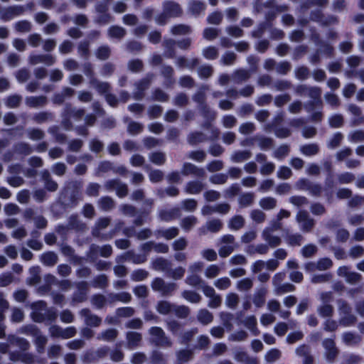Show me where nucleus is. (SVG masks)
I'll use <instances>...</instances> for the list:
<instances>
[{
    "label": "nucleus",
    "mask_w": 364,
    "mask_h": 364,
    "mask_svg": "<svg viewBox=\"0 0 364 364\" xmlns=\"http://www.w3.org/2000/svg\"><path fill=\"white\" fill-rule=\"evenodd\" d=\"M32 312L31 317L36 323L54 322L57 317V311L53 308H48L44 301H38L31 304Z\"/></svg>",
    "instance_id": "obj_1"
},
{
    "label": "nucleus",
    "mask_w": 364,
    "mask_h": 364,
    "mask_svg": "<svg viewBox=\"0 0 364 364\" xmlns=\"http://www.w3.org/2000/svg\"><path fill=\"white\" fill-rule=\"evenodd\" d=\"M336 303L340 316L339 325L343 327L354 326L357 322V317L352 313V307L350 304L343 299H338Z\"/></svg>",
    "instance_id": "obj_2"
},
{
    "label": "nucleus",
    "mask_w": 364,
    "mask_h": 364,
    "mask_svg": "<svg viewBox=\"0 0 364 364\" xmlns=\"http://www.w3.org/2000/svg\"><path fill=\"white\" fill-rule=\"evenodd\" d=\"M150 343L156 346L162 348H171L173 342L171 338L166 336L165 331L158 326H153L149 328Z\"/></svg>",
    "instance_id": "obj_3"
},
{
    "label": "nucleus",
    "mask_w": 364,
    "mask_h": 364,
    "mask_svg": "<svg viewBox=\"0 0 364 364\" xmlns=\"http://www.w3.org/2000/svg\"><path fill=\"white\" fill-rule=\"evenodd\" d=\"M151 287L154 291L159 292L163 296H170L178 289V285L174 282H166L161 277H156L151 282Z\"/></svg>",
    "instance_id": "obj_4"
},
{
    "label": "nucleus",
    "mask_w": 364,
    "mask_h": 364,
    "mask_svg": "<svg viewBox=\"0 0 364 364\" xmlns=\"http://www.w3.org/2000/svg\"><path fill=\"white\" fill-rule=\"evenodd\" d=\"M218 254L223 258L228 257L237 247L235 237L230 234L224 235L219 240Z\"/></svg>",
    "instance_id": "obj_5"
},
{
    "label": "nucleus",
    "mask_w": 364,
    "mask_h": 364,
    "mask_svg": "<svg viewBox=\"0 0 364 364\" xmlns=\"http://www.w3.org/2000/svg\"><path fill=\"white\" fill-rule=\"evenodd\" d=\"M153 77L154 74L149 73L134 83L136 90L132 93V97L135 100H141L144 97L145 91L150 87Z\"/></svg>",
    "instance_id": "obj_6"
},
{
    "label": "nucleus",
    "mask_w": 364,
    "mask_h": 364,
    "mask_svg": "<svg viewBox=\"0 0 364 364\" xmlns=\"http://www.w3.org/2000/svg\"><path fill=\"white\" fill-rule=\"evenodd\" d=\"M296 220L299 225L300 230L304 232H310L314 229L316 222L306 210H299L296 216Z\"/></svg>",
    "instance_id": "obj_7"
},
{
    "label": "nucleus",
    "mask_w": 364,
    "mask_h": 364,
    "mask_svg": "<svg viewBox=\"0 0 364 364\" xmlns=\"http://www.w3.org/2000/svg\"><path fill=\"white\" fill-rule=\"evenodd\" d=\"M322 346L325 350L324 355L328 363H333L339 355L340 350L336 346L333 338H325L322 341Z\"/></svg>",
    "instance_id": "obj_8"
},
{
    "label": "nucleus",
    "mask_w": 364,
    "mask_h": 364,
    "mask_svg": "<svg viewBox=\"0 0 364 364\" xmlns=\"http://www.w3.org/2000/svg\"><path fill=\"white\" fill-rule=\"evenodd\" d=\"M104 187L109 191H115L117 196L119 198H124L128 194L127 185L119 179L108 180L105 183Z\"/></svg>",
    "instance_id": "obj_9"
},
{
    "label": "nucleus",
    "mask_w": 364,
    "mask_h": 364,
    "mask_svg": "<svg viewBox=\"0 0 364 364\" xmlns=\"http://www.w3.org/2000/svg\"><path fill=\"white\" fill-rule=\"evenodd\" d=\"M181 174L184 176H193L198 178L206 177L205 170L190 162H184L181 168Z\"/></svg>",
    "instance_id": "obj_10"
},
{
    "label": "nucleus",
    "mask_w": 364,
    "mask_h": 364,
    "mask_svg": "<svg viewBox=\"0 0 364 364\" xmlns=\"http://www.w3.org/2000/svg\"><path fill=\"white\" fill-rule=\"evenodd\" d=\"M26 8L22 5H14L4 8L1 11L0 18L3 21H9L15 17L23 15Z\"/></svg>",
    "instance_id": "obj_11"
},
{
    "label": "nucleus",
    "mask_w": 364,
    "mask_h": 364,
    "mask_svg": "<svg viewBox=\"0 0 364 364\" xmlns=\"http://www.w3.org/2000/svg\"><path fill=\"white\" fill-rule=\"evenodd\" d=\"M294 91L299 96H308L310 98H318L322 93L319 87L307 85H299L295 87Z\"/></svg>",
    "instance_id": "obj_12"
},
{
    "label": "nucleus",
    "mask_w": 364,
    "mask_h": 364,
    "mask_svg": "<svg viewBox=\"0 0 364 364\" xmlns=\"http://www.w3.org/2000/svg\"><path fill=\"white\" fill-rule=\"evenodd\" d=\"M28 63L31 65L45 64L51 66L55 63L56 59L51 54H31L28 58Z\"/></svg>",
    "instance_id": "obj_13"
},
{
    "label": "nucleus",
    "mask_w": 364,
    "mask_h": 364,
    "mask_svg": "<svg viewBox=\"0 0 364 364\" xmlns=\"http://www.w3.org/2000/svg\"><path fill=\"white\" fill-rule=\"evenodd\" d=\"M80 316L84 318L85 324L90 327H99L102 323V318L93 314L87 308L82 309L79 312Z\"/></svg>",
    "instance_id": "obj_14"
},
{
    "label": "nucleus",
    "mask_w": 364,
    "mask_h": 364,
    "mask_svg": "<svg viewBox=\"0 0 364 364\" xmlns=\"http://www.w3.org/2000/svg\"><path fill=\"white\" fill-rule=\"evenodd\" d=\"M111 223V218L109 217H102L100 218L95 223L92 230V235L94 237L99 238L100 240H104V237L106 236V234H102V230L107 228Z\"/></svg>",
    "instance_id": "obj_15"
},
{
    "label": "nucleus",
    "mask_w": 364,
    "mask_h": 364,
    "mask_svg": "<svg viewBox=\"0 0 364 364\" xmlns=\"http://www.w3.org/2000/svg\"><path fill=\"white\" fill-rule=\"evenodd\" d=\"M160 73L164 78V85L167 88L172 87L176 82L173 68L169 65H164L161 68Z\"/></svg>",
    "instance_id": "obj_16"
},
{
    "label": "nucleus",
    "mask_w": 364,
    "mask_h": 364,
    "mask_svg": "<svg viewBox=\"0 0 364 364\" xmlns=\"http://www.w3.org/2000/svg\"><path fill=\"white\" fill-rule=\"evenodd\" d=\"M76 287L77 289L73 294V303H81L86 301L88 291L87 283L86 282H80L76 284Z\"/></svg>",
    "instance_id": "obj_17"
},
{
    "label": "nucleus",
    "mask_w": 364,
    "mask_h": 364,
    "mask_svg": "<svg viewBox=\"0 0 364 364\" xmlns=\"http://www.w3.org/2000/svg\"><path fill=\"white\" fill-rule=\"evenodd\" d=\"M348 112L353 115V118L350 121L352 127L360 126L364 124V116L360 107L354 104H350L348 107Z\"/></svg>",
    "instance_id": "obj_18"
},
{
    "label": "nucleus",
    "mask_w": 364,
    "mask_h": 364,
    "mask_svg": "<svg viewBox=\"0 0 364 364\" xmlns=\"http://www.w3.org/2000/svg\"><path fill=\"white\" fill-rule=\"evenodd\" d=\"M68 225L70 230H75V232H85L87 229V225L80 219L77 214H72L68 218Z\"/></svg>",
    "instance_id": "obj_19"
},
{
    "label": "nucleus",
    "mask_w": 364,
    "mask_h": 364,
    "mask_svg": "<svg viewBox=\"0 0 364 364\" xmlns=\"http://www.w3.org/2000/svg\"><path fill=\"white\" fill-rule=\"evenodd\" d=\"M55 119V114L50 111H41L32 116L33 122L37 124L53 122Z\"/></svg>",
    "instance_id": "obj_20"
},
{
    "label": "nucleus",
    "mask_w": 364,
    "mask_h": 364,
    "mask_svg": "<svg viewBox=\"0 0 364 364\" xmlns=\"http://www.w3.org/2000/svg\"><path fill=\"white\" fill-rule=\"evenodd\" d=\"M205 188L206 185L202 181L193 180L186 184L184 191L188 194L197 195L200 193Z\"/></svg>",
    "instance_id": "obj_21"
},
{
    "label": "nucleus",
    "mask_w": 364,
    "mask_h": 364,
    "mask_svg": "<svg viewBox=\"0 0 364 364\" xmlns=\"http://www.w3.org/2000/svg\"><path fill=\"white\" fill-rule=\"evenodd\" d=\"M223 227V223L222 220L220 219H213L210 220H208L205 226L201 227L198 231L200 235H205L207 231L211 232H219Z\"/></svg>",
    "instance_id": "obj_22"
},
{
    "label": "nucleus",
    "mask_w": 364,
    "mask_h": 364,
    "mask_svg": "<svg viewBox=\"0 0 364 364\" xmlns=\"http://www.w3.org/2000/svg\"><path fill=\"white\" fill-rule=\"evenodd\" d=\"M25 103L30 108H41L48 104V98L44 95L28 96L26 97Z\"/></svg>",
    "instance_id": "obj_23"
},
{
    "label": "nucleus",
    "mask_w": 364,
    "mask_h": 364,
    "mask_svg": "<svg viewBox=\"0 0 364 364\" xmlns=\"http://www.w3.org/2000/svg\"><path fill=\"white\" fill-rule=\"evenodd\" d=\"M341 340L346 346L353 347L361 343L362 337L354 332L347 331L341 335Z\"/></svg>",
    "instance_id": "obj_24"
},
{
    "label": "nucleus",
    "mask_w": 364,
    "mask_h": 364,
    "mask_svg": "<svg viewBox=\"0 0 364 364\" xmlns=\"http://www.w3.org/2000/svg\"><path fill=\"white\" fill-rule=\"evenodd\" d=\"M262 237L267 242V245L271 248L277 247L282 243V239L279 236L273 235L271 229H264L262 233Z\"/></svg>",
    "instance_id": "obj_25"
},
{
    "label": "nucleus",
    "mask_w": 364,
    "mask_h": 364,
    "mask_svg": "<svg viewBox=\"0 0 364 364\" xmlns=\"http://www.w3.org/2000/svg\"><path fill=\"white\" fill-rule=\"evenodd\" d=\"M127 341V347L130 350L136 348L141 345L142 336L140 333L135 331H129L126 334Z\"/></svg>",
    "instance_id": "obj_26"
},
{
    "label": "nucleus",
    "mask_w": 364,
    "mask_h": 364,
    "mask_svg": "<svg viewBox=\"0 0 364 364\" xmlns=\"http://www.w3.org/2000/svg\"><path fill=\"white\" fill-rule=\"evenodd\" d=\"M251 77V72L248 70L240 68L235 70L231 76L235 84L240 85L247 81Z\"/></svg>",
    "instance_id": "obj_27"
},
{
    "label": "nucleus",
    "mask_w": 364,
    "mask_h": 364,
    "mask_svg": "<svg viewBox=\"0 0 364 364\" xmlns=\"http://www.w3.org/2000/svg\"><path fill=\"white\" fill-rule=\"evenodd\" d=\"M163 9L171 17H178L183 12L181 6L178 3L171 1L164 2Z\"/></svg>",
    "instance_id": "obj_28"
},
{
    "label": "nucleus",
    "mask_w": 364,
    "mask_h": 364,
    "mask_svg": "<svg viewBox=\"0 0 364 364\" xmlns=\"http://www.w3.org/2000/svg\"><path fill=\"white\" fill-rule=\"evenodd\" d=\"M179 235V229L176 227L159 229L155 232L157 238L162 237L167 240H172Z\"/></svg>",
    "instance_id": "obj_29"
},
{
    "label": "nucleus",
    "mask_w": 364,
    "mask_h": 364,
    "mask_svg": "<svg viewBox=\"0 0 364 364\" xmlns=\"http://www.w3.org/2000/svg\"><path fill=\"white\" fill-rule=\"evenodd\" d=\"M63 110L65 116L68 115L70 118L73 117L77 121L81 120L85 114L84 109L73 107L70 104H66Z\"/></svg>",
    "instance_id": "obj_30"
},
{
    "label": "nucleus",
    "mask_w": 364,
    "mask_h": 364,
    "mask_svg": "<svg viewBox=\"0 0 364 364\" xmlns=\"http://www.w3.org/2000/svg\"><path fill=\"white\" fill-rule=\"evenodd\" d=\"M132 300V296L128 292L109 293L107 294V302L109 304H114L117 301L129 303Z\"/></svg>",
    "instance_id": "obj_31"
},
{
    "label": "nucleus",
    "mask_w": 364,
    "mask_h": 364,
    "mask_svg": "<svg viewBox=\"0 0 364 364\" xmlns=\"http://www.w3.org/2000/svg\"><path fill=\"white\" fill-rule=\"evenodd\" d=\"M176 41L172 38H165L163 41L162 46L164 48V56L168 58H176Z\"/></svg>",
    "instance_id": "obj_32"
},
{
    "label": "nucleus",
    "mask_w": 364,
    "mask_h": 364,
    "mask_svg": "<svg viewBox=\"0 0 364 364\" xmlns=\"http://www.w3.org/2000/svg\"><path fill=\"white\" fill-rule=\"evenodd\" d=\"M159 218L165 222L173 220L181 216V210L178 208L170 210H161L159 214Z\"/></svg>",
    "instance_id": "obj_33"
},
{
    "label": "nucleus",
    "mask_w": 364,
    "mask_h": 364,
    "mask_svg": "<svg viewBox=\"0 0 364 364\" xmlns=\"http://www.w3.org/2000/svg\"><path fill=\"white\" fill-rule=\"evenodd\" d=\"M255 194L253 192L242 193L238 197L240 208H245L252 205L255 203Z\"/></svg>",
    "instance_id": "obj_34"
},
{
    "label": "nucleus",
    "mask_w": 364,
    "mask_h": 364,
    "mask_svg": "<svg viewBox=\"0 0 364 364\" xmlns=\"http://www.w3.org/2000/svg\"><path fill=\"white\" fill-rule=\"evenodd\" d=\"M252 155V154L250 150H237L231 154L230 160L233 163H242L249 160Z\"/></svg>",
    "instance_id": "obj_35"
},
{
    "label": "nucleus",
    "mask_w": 364,
    "mask_h": 364,
    "mask_svg": "<svg viewBox=\"0 0 364 364\" xmlns=\"http://www.w3.org/2000/svg\"><path fill=\"white\" fill-rule=\"evenodd\" d=\"M90 85L100 95H106L111 90V85L109 82H102L98 79H92Z\"/></svg>",
    "instance_id": "obj_36"
},
{
    "label": "nucleus",
    "mask_w": 364,
    "mask_h": 364,
    "mask_svg": "<svg viewBox=\"0 0 364 364\" xmlns=\"http://www.w3.org/2000/svg\"><path fill=\"white\" fill-rule=\"evenodd\" d=\"M151 266L154 269L164 272L166 274L171 267V263L165 258L158 257L151 262Z\"/></svg>",
    "instance_id": "obj_37"
},
{
    "label": "nucleus",
    "mask_w": 364,
    "mask_h": 364,
    "mask_svg": "<svg viewBox=\"0 0 364 364\" xmlns=\"http://www.w3.org/2000/svg\"><path fill=\"white\" fill-rule=\"evenodd\" d=\"M301 154L306 156H313L317 155L320 151V146L316 143H310L301 145L299 147Z\"/></svg>",
    "instance_id": "obj_38"
},
{
    "label": "nucleus",
    "mask_w": 364,
    "mask_h": 364,
    "mask_svg": "<svg viewBox=\"0 0 364 364\" xmlns=\"http://www.w3.org/2000/svg\"><path fill=\"white\" fill-rule=\"evenodd\" d=\"M119 331L115 328H108L102 331L97 336L98 341L113 342L118 336Z\"/></svg>",
    "instance_id": "obj_39"
},
{
    "label": "nucleus",
    "mask_w": 364,
    "mask_h": 364,
    "mask_svg": "<svg viewBox=\"0 0 364 364\" xmlns=\"http://www.w3.org/2000/svg\"><path fill=\"white\" fill-rule=\"evenodd\" d=\"M208 140V137L201 132H191L187 136L188 143L192 146H196Z\"/></svg>",
    "instance_id": "obj_40"
},
{
    "label": "nucleus",
    "mask_w": 364,
    "mask_h": 364,
    "mask_svg": "<svg viewBox=\"0 0 364 364\" xmlns=\"http://www.w3.org/2000/svg\"><path fill=\"white\" fill-rule=\"evenodd\" d=\"M97 205L100 210L108 212L114 208L116 203L110 196H103L98 200Z\"/></svg>",
    "instance_id": "obj_41"
},
{
    "label": "nucleus",
    "mask_w": 364,
    "mask_h": 364,
    "mask_svg": "<svg viewBox=\"0 0 364 364\" xmlns=\"http://www.w3.org/2000/svg\"><path fill=\"white\" fill-rule=\"evenodd\" d=\"M245 219L242 215H236L232 216L228 223V227L232 230H239L244 228Z\"/></svg>",
    "instance_id": "obj_42"
},
{
    "label": "nucleus",
    "mask_w": 364,
    "mask_h": 364,
    "mask_svg": "<svg viewBox=\"0 0 364 364\" xmlns=\"http://www.w3.org/2000/svg\"><path fill=\"white\" fill-rule=\"evenodd\" d=\"M267 290L266 288L262 287L255 291L253 295V304L258 308L264 306L266 301V295Z\"/></svg>",
    "instance_id": "obj_43"
},
{
    "label": "nucleus",
    "mask_w": 364,
    "mask_h": 364,
    "mask_svg": "<svg viewBox=\"0 0 364 364\" xmlns=\"http://www.w3.org/2000/svg\"><path fill=\"white\" fill-rule=\"evenodd\" d=\"M42 179L44 181L45 187L48 191L52 192L57 191L58 185L54 180H53L48 170L42 171Z\"/></svg>",
    "instance_id": "obj_44"
},
{
    "label": "nucleus",
    "mask_w": 364,
    "mask_h": 364,
    "mask_svg": "<svg viewBox=\"0 0 364 364\" xmlns=\"http://www.w3.org/2000/svg\"><path fill=\"white\" fill-rule=\"evenodd\" d=\"M40 260L44 265L53 267L57 264L58 257L54 252L49 251L41 255Z\"/></svg>",
    "instance_id": "obj_45"
},
{
    "label": "nucleus",
    "mask_w": 364,
    "mask_h": 364,
    "mask_svg": "<svg viewBox=\"0 0 364 364\" xmlns=\"http://www.w3.org/2000/svg\"><path fill=\"white\" fill-rule=\"evenodd\" d=\"M108 36L111 38L122 40L127 34V31L119 26H112L107 31Z\"/></svg>",
    "instance_id": "obj_46"
},
{
    "label": "nucleus",
    "mask_w": 364,
    "mask_h": 364,
    "mask_svg": "<svg viewBox=\"0 0 364 364\" xmlns=\"http://www.w3.org/2000/svg\"><path fill=\"white\" fill-rule=\"evenodd\" d=\"M22 100L23 97L21 95L13 94L4 99V103L8 108L15 109L21 105Z\"/></svg>",
    "instance_id": "obj_47"
},
{
    "label": "nucleus",
    "mask_w": 364,
    "mask_h": 364,
    "mask_svg": "<svg viewBox=\"0 0 364 364\" xmlns=\"http://www.w3.org/2000/svg\"><path fill=\"white\" fill-rule=\"evenodd\" d=\"M90 302L95 308L102 309L108 304L107 295L105 296L102 294H94L90 299Z\"/></svg>",
    "instance_id": "obj_48"
},
{
    "label": "nucleus",
    "mask_w": 364,
    "mask_h": 364,
    "mask_svg": "<svg viewBox=\"0 0 364 364\" xmlns=\"http://www.w3.org/2000/svg\"><path fill=\"white\" fill-rule=\"evenodd\" d=\"M32 28L31 22L28 20L18 21L14 24L15 31L19 33H28L32 30Z\"/></svg>",
    "instance_id": "obj_49"
},
{
    "label": "nucleus",
    "mask_w": 364,
    "mask_h": 364,
    "mask_svg": "<svg viewBox=\"0 0 364 364\" xmlns=\"http://www.w3.org/2000/svg\"><path fill=\"white\" fill-rule=\"evenodd\" d=\"M205 4L203 1L192 0L188 4V10L194 16H198L205 9Z\"/></svg>",
    "instance_id": "obj_50"
},
{
    "label": "nucleus",
    "mask_w": 364,
    "mask_h": 364,
    "mask_svg": "<svg viewBox=\"0 0 364 364\" xmlns=\"http://www.w3.org/2000/svg\"><path fill=\"white\" fill-rule=\"evenodd\" d=\"M285 240L289 246L294 247L300 246L303 243L304 238L299 233H287Z\"/></svg>",
    "instance_id": "obj_51"
},
{
    "label": "nucleus",
    "mask_w": 364,
    "mask_h": 364,
    "mask_svg": "<svg viewBox=\"0 0 364 364\" xmlns=\"http://www.w3.org/2000/svg\"><path fill=\"white\" fill-rule=\"evenodd\" d=\"M317 313L321 317L330 318L334 314V307L331 304H321L317 307Z\"/></svg>",
    "instance_id": "obj_52"
},
{
    "label": "nucleus",
    "mask_w": 364,
    "mask_h": 364,
    "mask_svg": "<svg viewBox=\"0 0 364 364\" xmlns=\"http://www.w3.org/2000/svg\"><path fill=\"white\" fill-rule=\"evenodd\" d=\"M197 223L198 218L196 216L188 215L181 220L180 225L184 231L189 232Z\"/></svg>",
    "instance_id": "obj_53"
},
{
    "label": "nucleus",
    "mask_w": 364,
    "mask_h": 364,
    "mask_svg": "<svg viewBox=\"0 0 364 364\" xmlns=\"http://www.w3.org/2000/svg\"><path fill=\"white\" fill-rule=\"evenodd\" d=\"M14 149L16 153L25 156L31 154L33 151V148L28 143L23 141L16 143L14 146Z\"/></svg>",
    "instance_id": "obj_54"
},
{
    "label": "nucleus",
    "mask_w": 364,
    "mask_h": 364,
    "mask_svg": "<svg viewBox=\"0 0 364 364\" xmlns=\"http://www.w3.org/2000/svg\"><path fill=\"white\" fill-rule=\"evenodd\" d=\"M149 159L153 164L157 166H162L166 161V156L162 151H154L149 154Z\"/></svg>",
    "instance_id": "obj_55"
},
{
    "label": "nucleus",
    "mask_w": 364,
    "mask_h": 364,
    "mask_svg": "<svg viewBox=\"0 0 364 364\" xmlns=\"http://www.w3.org/2000/svg\"><path fill=\"white\" fill-rule=\"evenodd\" d=\"M277 204V200L273 197H264L259 200V206L265 210H269L274 209Z\"/></svg>",
    "instance_id": "obj_56"
},
{
    "label": "nucleus",
    "mask_w": 364,
    "mask_h": 364,
    "mask_svg": "<svg viewBox=\"0 0 364 364\" xmlns=\"http://www.w3.org/2000/svg\"><path fill=\"white\" fill-rule=\"evenodd\" d=\"M292 86L293 85L289 80L278 79L274 81L272 84V89H274L277 91L283 92L290 90Z\"/></svg>",
    "instance_id": "obj_57"
},
{
    "label": "nucleus",
    "mask_w": 364,
    "mask_h": 364,
    "mask_svg": "<svg viewBox=\"0 0 364 364\" xmlns=\"http://www.w3.org/2000/svg\"><path fill=\"white\" fill-rule=\"evenodd\" d=\"M33 343L36 347L37 352L41 354L44 353L45 347L48 343V338L41 332L34 338Z\"/></svg>",
    "instance_id": "obj_58"
},
{
    "label": "nucleus",
    "mask_w": 364,
    "mask_h": 364,
    "mask_svg": "<svg viewBox=\"0 0 364 364\" xmlns=\"http://www.w3.org/2000/svg\"><path fill=\"white\" fill-rule=\"evenodd\" d=\"M197 318L203 325H208L213 320V315L205 309H200L197 315Z\"/></svg>",
    "instance_id": "obj_59"
},
{
    "label": "nucleus",
    "mask_w": 364,
    "mask_h": 364,
    "mask_svg": "<svg viewBox=\"0 0 364 364\" xmlns=\"http://www.w3.org/2000/svg\"><path fill=\"white\" fill-rule=\"evenodd\" d=\"M202 54L205 59L208 60H213L218 58L219 50L218 48L210 46L203 49Z\"/></svg>",
    "instance_id": "obj_60"
},
{
    "label": "nucleus",
    "mask_w": 364,
    "mask_h": 364,
    "mask_svg": "<svg viewBox=\"0 0 364 364\" xmlns=\"http://www.w3.org/2000/svg\"><path fill=\"white\" fill-rule=\"evenodd\" d=\"M174 304L168 301H160L156 305L157 311L163 315H167L173 312Z\"/></svg>",
    "instance_id": "obj_61"
},
{
    "label": "nucleus",
    "mask_w": 364,
    "mask_h": 364,
    "mask_svg": "<svg viewBox=\"0 0 364 364\" xmlns=\"http://www.w3.org/2000/svg\"><path fill=\"white\" fill-rule=\"evenodd\" d=\"M48 132L50 134L57 142L64 143L66 141V135L60 132V128L57 125H53L48 129Z\"/></svg>",
    "instance_id": "obj_62"
},
{
    "label": "nucleus",
    "mask_w": 364,
    "mask_h": 364,
    "mask_svg": "<svg viewBox=\"0 0 364 364\" xmlns=\"http://www.w3.org/2000/svg\"><path fill=\"white\" fill-rule=\"evenodd\" d=\"M108 285L109 279L105 274H100L95 277L92 282V286L95 288L105 289Z\"/></svg>",
    "instance_id": "obj_63"
},
{
    "label": "nucleus",
    "mask_w": 364,
    "mask_h": 364,
    "mask_svg": "<svg viewBox=\"0 0 364 364\" xmlns=\"http://www.w3.org/2000/svg\"><path fill=\"white\" fill-rule=\"evenodd\" d=\"M348 139L351 143L364 142V130L358 129L350 132L348 135Z\"/></svg>",
    "instance_id": "obj_64"
}]
</instances>
